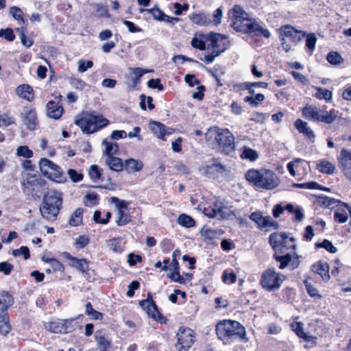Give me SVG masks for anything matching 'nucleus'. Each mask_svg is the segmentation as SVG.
<instances>
[{
	"instance_id": "obj_1",
	"label": "nucleus",
	"mask_w": 351,
	"mask_h": 351,
	"mask_svg": "<svg viewBox=\"0 0 351 351\" xmlns=\"http://www.w3.org/2000/svg\"><path fill=\"white\" fill-rule=\"evenodd\" d=\"M228 16L232 27L237 32L263 36L267 38L271 35L267 29L263 27L255 19L251 18L250 14L239 5H234L228 11Z\"/></svg>"
},
{
	"instance_id": "obj_2",
	"label": "nucleus",
	"mask_w": 351,
	"mask_h": 351,
	"mask_svg": "<svg viewBox=\"0 0 351 351\" xmlns=\"http://www.w3.org/2000/svg\"><path fill=\"white\" fill-rule=\"evenodd\" d=\"M205 138L209 145H217L226 154H230L235 149L234 136L227 129L210 128L206 132Z\"/></svg>"
},
{
	"instance_id": "obj_3",
	"label": "nucleus",
	"mask_w": 351,
	"mask_h": 351,
	"mask_svg": "<svg viewBox=\"0 0 351 351\" xmlns=\"http://www.w3.org/2000/svg\"><path fill=\"white\" fill-rule=\"evenodd\" d=\"M218 337L226 343H230L236 339L248 342L246 330L239 322L233 320H223L216 326Z\"/></svg>"
},
{
	"instance_id": "obj_4",
	"label": "nucleus",
	"mask_w": 351,
	"mask_h": 351,
	"mask_svg": "<svg viewBox=\"0 0 351 351\" xmlns=\"http://www.w3.org/2000/svg\"><path fill=\"white\" fill-rule=\"evenodd\" d=\"M246 180L257 187L271 190L280 184L278 176L273 171L267 169H250L245 173Z\"/></svg>"
},
{
	"instance_id": "obj_5",
	"label": "nucleus",
	"mask_w": 351,
	"mask_h": 351,
	"mask_svg": "<svg viewBox=\"0 0 351 351\" xmlns=\"http://www.w3.org/2000/svg\"><path fill=\"white\" fill-rule=\"evenodd\" d=\"M74 123L86 134H92L106 127L109 121L96 112H83L75 117Z\"/></svg>"
},
{
	"instance_id": "obj_6",
	"label": "nucleus",
	"mask_w": 351,
	"mask_h": 351,
	"mask_svg": "<svg viewBox=\"0 0 351 351\" xmlns=\"http://www.w3.org/2000/svg\"><path fill=\"white\" fill-rule=\"evenodd\" d=\"M62 204V194L51 191L45 194L40 206V212L43 218L53 220L57 217Z\"/></svg>"
},
{
	"instance_id": "obj_7",
	"label": "nucleus",
	"mask_w": 351,
	"mask_h": 351,
	"mask_svg": "<svg viewBox=\"0 0 351 351\" xmlns=\"http://www.w3.org/2000/svg\"><path fill=\"white\" fill-rule=\"evenodd\" d=\"M302 116L308 120L332 123L337 114L335 110L328 112L313 106H306L302 109Z\"/></svg>"
},
{
	"instance_id": "obj_8",
	"label": "nucleus",
	"mask_w": 351,
	"mask_h": 351,
	"mask_svg": "<svg viewBox=\"0 0 351 351\" xmlns=\"http://www.w3.org/2000/svg\"><path fill=\"white\" fill-rule=\"evenodd\" d=\"M285 278V275L276 272L274 269H267L261 276V284L265 289L274 291L280 287Z\"/></svg>"
},
{
	"instance_id": "obj_9",
	"label": "nucleus",
	"mask_w": 351,
	"mask_h": 351,
	"mask_svg": "<svg viewBox=\"0 0 351 351\" xmlns=\"http://www.w3.org/2000/svg\"><path fill=\"white\" fill-rule=\"evenodd\" d=\"M39 168L46 177L56 182L63 183L66 180L60 167L47 158L40 160Z\"/></svg>"
},
{
	"instance_id": "obj_10",
	"label": "nucleus",
	"mask_w": 351,
	"mask_h": 351,
	"mask_svg": "<svg viewBox=\"0 0 351 351\" xmlns=\"http://www.w3.org/2000/svg\"><path fill=\"white\" fill-rule=\"evenodd\" d=\"M108 202L114 204L117 211L116 223L118 226L126 225L131 221V217L128 212L129 203L125 200H121L116 197H111Z\"/></svg>"
},
{
	"instance_id": "obj_11",
	"label": "nucleus",
	"mask_w": 351,
	"mask_h": 351,
	"mask_svg": "<svg viewBox=\"0 0 351 351\" xmlns=\"http://www.w3.org/2000/svg\"><path fill=\"white\" fill-rule=\"evenodd\" d=\"M178 341L175 346L178 351H188L194 341L193 331L189 328L180 327L176 334Z\"/></svg>"
},
{
	"instance_id": "obj_12",
	"label": "nucleus",
	"mask_w": 351,
	"mask_h": 351,
	"mask_svg": "<svg viewBox=\"0 0 351 351\" xmlns=\"http://www.w3.org/2000/svg\"><path fill=\"white\" fill-rule=\"evenodd\" d=\"M227 36L221 34H210L206 36L207 50L212 51L216 55H220L223 52L227 45L226 40Z\"/></svg>"
},
{
	"instance_id": "obj_13",
	"label": "nucleus",
	"mask_w": 351,
	"mask_h": 351,
	"mask_svg": "<svg viewBox=\"0 0 351 351\" xmlns=\"http://www.w3.org/2000/svg\"><path fill=\"white\" fill-rule=\"evenodd\" d=\"M204 213L210 218H218L219 219H228L234 216L233 212L229 207L225 206L222 202H215L211 208H205Z\"/></svg>"
},
{
	"instance_id": "obj_14",
	"label": "nucleus",
	"mask_w": 351,
	"mask_h": 351,
	"mask_svg": "<svg viewBox=\"0 0 351 351\" xmlns=\"http://www.w3.org/2000/svg\"><path fill=\"white\" fill-rule=\"evenodd\" d=\"M199 171L208 178L215 179L223 175L226 167L222 164L213 160L210 163L200 166Z\"/></svg>"
},
{
	"instance_id": "obj_15",
	"label": "nucleus",
	"mask_w": 351,
	"mask_h": 351,
	"mask_svg": "<svg viewBox=\"0 0 351 351\" xmlns=\"http://www.w3.org/2000/svg\"><path fill=\"white\" fill-rule=\"evenodd\" d=\"M337 162L339 168L350 179L351 178V151L343 148L337 157Z\"/></svg>"
},
{
	"instance_id": "obj_16",
	"label": "nucleus",
	"mask_w": 351,
	"mask_h": 351,
	"mask_svg": "<svg viewBox=\"0 0 351 351\" xmlns=\"http://www.w3.org/2000/svg\"><path fill=\"white\" fill-rule=\"evenodd\" d=\"M294 239L293 237L289 238L285 234H271L269 237V243L274 248L279 247L295 248V245L293 244Z\"/></svg>"
},
{
	"instance_id": "obj_17",
	"label": "nucleus",
	"mask_w": 351,
	"mask_h": 351,
	"mask_svg": "<svg viewBox=\"0 0 351 351\" xmlns=\"http://www.w3.org/2000/svg\"><path fill=\"white\" fill-rule=\"evenodd\" d=\"M23 123L29 130H34L37 124V114L34 108L25 106L21 112Z\"/></svg>"
},
{
	"instance_id": "obj_18",
	"label": "nucleus",
	"mask_w": 351,
	"mask_h": 351,
	"mask_svg": "<svg viewBox=\"0 0 351 351\" xmlns=\"http://www.w3.org/2000/svg\"><path fill=\"white\" fill-rule=\"evenodd\" d=\"M281 34L283 36L282 38H285L294 43L299 42L305 36L304 32L298 31L291 25L283 26L281 28Z\"/></svg>"
},
{
	"instance_id": "obj_19",
	"label": "nucleus",
	"mask_w": 351,
	"mask_h": 351,
	"mask_svg": "<svg viewBox=\"0 0 351 351\" xmlns=\"http://www.w3.org/2000/svg\"><path fill=\"white\" fill-rule=\"evenodd\" d=\"M348 213L351 214V208L348 204L339 203L335 210V219L339 223H344L348 219Z\"/></svg>"
},
{
	"instance_id": "obj_20",
	"label": "nucleus",
	"mask_w": 351,
	"mask_h": 351,
	"mask_svg": "<svg viewBox=\"0 0 351 351\" xmlns=\"http://www.w3.org/2000/svg\"><path fill=\"white\" fill-rule=\"evenodd\" d=\"M139 304L149 317H152L155 319L159 317L160 313L158 312L156 304L152 300L147 299L140 301Z\"/></svg>"
},
{
	"instance_id": "obj_21",
	"label": "nucleus",
	"mask_w": 351,
	"mask_h": 351,
	"mask_svg": "<svg viewBox=\"0 0 351 351\" xmlns=\"http://www.w3.org/2000/svg\"><path fill=\"white\" fill-rule=\"evenodd\" d=\"M63 110L62 106L55 101H51L47 104V114L51 119H58L60 118Z\"/></svg>"
},
{
	"instance_id": "obj_22",
	"label": "nucleus",
	"mask_w": 351,
	"mask_h": 351,
	"mask_svg": "<svg viewBox=\"0 0 351 351\" xmlns=\"http://www.w3.org/2000/svg\"><path fill=\"white\" fill-rule=\"evenodd\" d=\"M294 125L300 133L303 134L310 140L314 141L315 135L312 129L310 127H308V124L307 122L304 121L300 119H298L295 121Z\"/></svg>"
},
{
	"instance_id": "obj_23",
	"label": "nucleus",
	"mask_w": 351,
	"mask_h": 351,
	"mask_svg": "<svg viewBox=\"0 0 351 351\" xmlns=\"http://www.w3.org/2000/svg\"><path fill=\"white\" fill-rule=\"evenodd\" d=\"M312 270L320 275L323 280L327 282L330 279L329 265L327 263L319 261L313 265Z\"/></svg>"
},
{
	"instance_id": "obj_24",
	"label": "nucleus",
	"mask_w": 351,
	"mask_h": 351,
	"mask_svg": "<svg viewBox=\"0 0 351 351\" xmlns=\"http://www.w3.org/2000/svg\"><path fill=\"white\" fill-rule=\"evenodd\" d=\"M123 167L129 173H135L140 171L143 169V163L139 160L129 158L124 161Z\"/></svg>"
},
{
	"instance_id": "obj_25",
	"label": "nucleus",
	"mask_w": 351,
	"mask_h": 351,
	"mask_svg": "<svg viewBox=\"0 0 351 351\" xmlns=\"http://www.w3.org/2000/svg\"><path fill=\"white\" fill-rule=\"evenodd\" d=\"M65 257L69 261V265L77 269L82 272H85L88 269V262L85 259H78L71 256L69 254L66 253Z\"/></svg>"
},
{
	"instance_id": "obj_26",
	"label": "nucleus",
	"mask_w": 351,
	"mask_h": 351,
	"mask_svg": "<svg viewBox=\"0 0 351 351\" xmlns=\"http://www.w3.org/2000/svg\"><path fill=\"white\" fill-rule=\"evenodd\" d=\"M95 339L100 351H108L110 350L111 341L105 337L102 331H96Z\"/></svg>"
},
{
	"instance_id": "obj_27",
	"label": "nucleus",
	"mask_w": 351,
	"mask_h": 351,
	"mask_svg": "<svg viewBox=\"0 0 351 351\" xmlns=\"http://www.w3.org/2000/svg\"><path fill=\"white\" fill-rule=\"evenodd\" d=\"M65 323L63 320L58 319L48 323L46 328L54 333H68V329L64 326Z\"/></svg>"
},
{
	"instance_id": "obj_28",
	"label": "nucleus",
	"mask_w": 351,
	"mask_h": 351,
	"mask_svg": "<svg viewBox=\"0 0 351 351\" xmlns=\"http://www.w3.org/2000/svg\"><path fill=\"white\" fill-rule=\"evenodd\" d=\"M16 94L19 97H21L29 101L33 100V99H34V94H33L32 88L30 86L27 85V84H23V85L18 86L16 88Z\"/></svg>"
},
{
	"instance_id": "obj_29",
	"label": "nucleus",
	"mask_w": 351,
	"mask_h": 351,
	"mask_svg": "<svg viewBox=\"0 0 351 351\" xmlns=\"http://www.w3.org/2000/svg\"><path fill=\"white\" fill-rule=\"evenodd\" d=\"M43 182L44 181L38 176L29 173L24 180V184L32 187L33 191L43 186Z\"/></svg>"
},
{
	"instance_id": "obj_30",
	"label": "nucleus",
	"mask_w": 351,
	"mask_h": 351,
	"mask_svg": "<svg viewBox=\"0 0 351 351\" xmlns=\"http://www.w3.org/2000/svg\"><path fill=\"white\" fill-rule=\"evenodd\" d=\"M14 299L9 293L2 291L0 293V312L6 311L7 308L12 305Z\"/></svg>"
},
{
	"instance_id": "obj_31",
	"label": "nucleus",
	"mask_w": 351,
	"mask_h": 351,
	"mask_svg": "<svg viewBox=\"0 0 351 351\" xmlns=\"http://www.w3.org/2000/svg\"><path fill=\"white\" fill-rule=\"evenodd\" d=\"M11 330L9 318L6 311L0 312V334L6 335Z\"/></svg>"
},
{
	"instance_id": "obj_32",
	"label": "nucleus",
	"mask_w": 351,
	"mask_h": 351,
	"mask_svg": "<svg viewBox=\"0 0 351 351\" xmlns=\"http://www.w3.org/2000/svg\"><path fill=\"white\" fill-rule=\"evenodd\" d=\"M241 149L242 152L240 156L242 159H245L251 162H254L256 161L259 157V154L257 151L249 147L244 146Z\"/></svg>"
},
{
	"instance_id": "obj_33",
	"label": "nucleus",
	"mask_w": 351,
	"mask_h": 351,
	"mask_svg": "<svg viewBox=\"0 0 351 351\" xmlns=\"http://www.w3.org/2000/svg\"><path fill=\"white\" fill-rule=\"evenodd\" d=\"M102 145L104 147V154L108 156L115 155L119 150V145L117 143L111 142L107 139H104L102 142Z\"/></svg>"
},
{
	"instance_id": "obj_34",
	"label": "nucleus",
	"mask_w": 351,
	"mask_h": 351,
	"mask_svg": "<svg viewBox=\"0 0 351 351\" xmlns=\"http://www.w3.org/2000/svg\"><path fill=\"white\" fill-rule=\"evenodd\" d=\"M106 163L110 169L115 171H121L123 168L122 160L117 157L108 156L106 160Z\"/></svg>"
},
{
	"instance_id": "obj_35",
	"label": "nucleus",
	"mask_w": 351,
	"mask_h": 351,
	"mask_svg": "<svg viewBox=\"0 0 351 351\" xmlns=\"http://www.w3.org/2000/svg\"><path fill=\"white\" fill-rule=\"evenodd\" d=\"M149 129L159 138H162L166 134H169L165 130L164 125L156 121H152L149 125Z\"/></svg>"
},
{
	"instance_id": "obj_36",
	"label": "nucleus",
	"mask_w": 351,
	"mask_h": 351,
	"mask_svg": "<svg viewBox=\"0 0 351 351\" xmlns=\"http://www.w3.org/2000/svg\"><path fill=\"white\" fill-rule=\"evenodd\" d=\"M292 330L300 338H303L306 341H310L311 336L308 335L303 328V324L301 322H294L291 324Z\"/></svg>"
},
{
	"instance_id": "obj_37",
	"label": "nucleus",
	"mask_w": 351,
	"mask_h": 351,
	"mask_svg": "<svg viewBox=\"0 0 351 351\" xmlns=\"http://www.w3.org/2000/svg\"><path fill=\"white\" fill-rule=\"evenodd\" d=\"M317 166L318 170L323 173L332 174L335 170V165L326 160L320 161Z\"/></svg>"
},
{
	"instance_id": "obj_38",
	"label": "nucleus",
	"mask_w": 351,
	"mask_h": 351,
	"mask_svg": "<svg viewBox=\"0 0 351 351\" xmlns=\"http://www.w3.org/2000/svg\"><path fill=\"white\" fill-rule=\"evenodd\" d=\"M189 19L193 23L198 25L206 26L209 25L207 15L203 13L192 14L189 16Z\"/></svg>"
},
{
	"instance_id": "obj_39",
	"label": "nucleus",
	"mask_w": 351,
	"mask_h": 351,
	"mask_svg": "<svg viewBox=\"0 0 351 351\" xmlns=\"http://www.w3.org/2000/svg\"><path fill=\"white\" fill-rule=\"evenodd\" d=\"M207 19L209 21V25H218L221 22L223 12L221 8H217L213 14H207Z\"/></svg>"
},
{
	"instance_id": "obj_40",
	"label": "nucleus",
	"mask_w": 351,
	"mask_h": 351,
	"mask_svg": "<svg viewBox=\"0 0 351 351\" xmlns=\"http://www.w3.org/2000/svg\"><path fill=\"white\" fill-rule=\"evenodd\" d=\"M313 88L317 91L314 96L319 99H325L326 101L331 100L332 93L330 90L322 88L321 87L313 86Z\"/></svg>"
},
{
	"instance_id": "obj_41",
	"label": "nucleus",
	"mask_w": 351,
	"mask_h": 351,
	"mask_svg": "<svg viewBox=\"0 0 351 351\" xmlns=\"http://www.w3.org/2000/svg\"><path fill=\"white\" fill-rule=\"evenodd\" d=\"M83 210L77 208L71 215L69 224L72 226H77L82 222Z\"/></svg>"
},
{
	"instance_id": "obj_42",
	"label": "nucleus",
	"mask_w": 351,
	"mask_h": 351,
	"mask_svg": "<svg viewBox=\"0 0 351 351\" xmlns=\"http://www.w3.org/2000/svg\"><path fill=\"white\" fill-rule=\"evenodd\" d=\"M258 227L261 228H272L273 229L276 230L278 228V223L274 221L270 216H263L258 225Z\"/></svg>"
},
{
	"instance_id": "obj_43",
	"label": "nucleus",
	"mask_w": 351,
	"mask_h": 351,
	"mask_svg": "<svg viewBox=\"0 0 351 351\" xmlns=\"http://www.w3.org/2000/svg\"><path fill=\"white\" fill-rule=\"evenodd\" d=\"M139 12L141 13L147 12L149 14H151L155 20L160 21H162L163 18L165 14L162 10H160L158 8H151V9L141 8L139 10Z\"/></svg>"
},
{
	"instance_id": "obj_44",
	"label": "nucleus",
	"mask_w": 351,
	"mask_h": 351,
	"mask_svg": "<svg viewBox=\"0 0 351 351\" xmlns=\"http://www.w3.org/2000/svg\"><path fill=\"white\" fill-rule=\"evenodd\" d=\"M178 223L185 228H191L194 226L195 223L192 217L185 214L179 215L178 218Z\"/></svg>"
},
{
	"instance_id": "obj_45",
	"label": "nucleus",
	"mask_w": 351,
	"mask_h": 351,
	"mask_svg": "<svg viewBox=\"0 0 351 351\" xmlns=\"http://www.w3.org/2000/svg\"><path fill=\"white\" fill-rule=\"evenodd\" d=\"M304 283L305 285L306 290L311 297L317 299H321L322 298V296L319 293L318 290L310 282H308V280H305Z\"/></svg>"
},
{
	"instance_id": "obj_46",
	"label": "nucleus",
	"mask_w": 351,
	"mask_h": 351,
	"mask_svg": "<svg viewBox=\"0 0 351 351\" xmlns=\"http://www.w3.org/2000/svg\"><path fill=\"white\" fill-rule=\"evenodd\" d=\"M108 247L114 252H121L123 250L121 241L119 239H112L108 241Z\"/></svg>"
},
{
	"instance_id": "obj_47",
	"label": "nucleus",
	"mask_w": 351,
	"mask_h": 351,
	"mask_svg": "<svg viewBox=\"0 0 351 351\" xmlns=\"http://www.w3.org/2000/svg\"><path fill=\"white\" fill-rule=\"evenodd\" d=\"M130 73L132 75V80L134 84H136L140 77L145 73H147V71L142 68H131L130 69Z\"/></svg>"
},
{
	"instance_id": "obj_48",
	"label": "nucleus",
	"mask_w": 351,
	"mask_h": 351,
	"mask_svg": "<svg viewBox=\"0 0 351 351\" xmlns=\"http://www.w3.org/2000/svg\"><path fill=\"white\" fill-rule=\"evenodd\" d=\"M276 260L280 263L279 268L280 269H285L291 260V256L289 254L285 256H275Z\"/></svg>"
},
{
	"instance_id": "obj_49",
	"label": "nucleus",
	"mask_w": 351,
	"mask_h": 351,
	"mask_svg": "<svg viewBox=\"0 0 351 351\" xmlns=\"http://www.w3.org/2000/svg\"><path fill=\"white\" fill-rule=\"evenodd\" d=\"M237 278V275L232 271H224L223 273L222 279L226 284L234 283Z\"/></svg>"
},
{
	"instance_id": "obj_50",
	"label": "nucleus",
	"mask_w": 351,
	"mask_h": 351,
	"mask_svg": "<svg viewBox=\"0 0 351 351\" xmlns=\"http://www.w3.org/2000/svg\"><path fill=\"white\" fill-rule=\"evenodd\" d=\"M327 60L332 64H339L343 61V58L339 53L330 52L327 56Z\"/></svg>"
},
{
	"instance_id": "obj_51",
	"label": "nucleus",
	"mask_w": 351,
	"mask_h": 351,
	"mask_svg": "<svg viewBox=\"0 0 351 351\" xmlns=\"http://www.w3.org/2000/svg\"><path fill=\"white\" fill-rule=\"evenodd\" d=\"M16 154L19 156L29 158L32 157L33 152L27 146H20L16 149Z\"/></svg>"
},
{
	"instance_id": "obj_52",
	"label": "nucleus",
	"mask_w": 351,
	"mask_h": 351,
	"mask_svg": "<svg viewBox=\"0 0 351 351\" xmlns=\"http://www.w3.org/2000/svg\"><path fill=\"white\" fill-rule=\"evenodd\" d=\"M141 102H140V106L143 110L146 109V104H147V107L149 110H152L154 108V104H152L153 99L152 97H145V95H141Z\"/></svg>"
},
{
	"instance_id": "obj_53",
	"label": "nucleus",
	"mask_w": 351,
	"mask_h": 351,
	"mask_svg": "<svg viewBox=\"0 0 351 351\" xmlns=\"http://www.w3.org/2000/svg\"><path fill=\"white\" fill-rule=\"evenodd\" d=\"M317 38L314 34H309L306 36V46L310 51H313L317 43Z\"/></svg>"
},
{
	"instance_id": "obj_54",
	"label": "nucleus",
	"mask_w": 351,
	"mask_h": 351,
	"mask_svg": "<svg viewBox=\"0 0 351 351\" xmlns=\"http://www.w3.org/2000/svg\"><path fill=\"white\" fill-rule=\"evenodd\" d=\"M45 261L50 264L51 267L54 271H62L64 270L63 265L57 259L47 258L45 260Z\"/></svg>"
},
{
	"instance_id": "obj_55",
	"label": "nucleus",
	"mask_w": 351,
	"mask_h": 351,
	"mask_svg": "<svg viewBox=\"0 0 351 351\" xmlns=\"http://www.w3.org/2000/svg\"><path fill=\"white\" fill-rule=\"evenodd\" d=\"M12 254L14 256L23 255L25 259H27L29 257V250L27 247L22 246L20 249L14 250Z\"/></svg>"
},
{
	"instance_id": "obj_56",
	"label": "nucleus",
	"mask_w": 351,
	"mask_h": 351,
	"mask_svg": "<svg viewBox=\"0 0 351 351\" xmlns=\"http://www.w3.org/2000/svg\"><path fill=\"white\" fill-rule=\"evenodd\" d=\"M93 66V62L90 60L84 61V60H80L78 62V67H77V71L80 73H84L88 69L92 68Z\"/></svg>"
},
{
	"instance_id": "obj_57",
	"label": "nucleus",
	"mask_w": 351,
	"mask_h": 351,
	"mask_svg": "<svg viewBox=\"0 0 351 351\" xmlns=\"http://www.w3.org/2000/svg\"><path fill=\"white\" fill-rule=\"evenodd\" d=\"M191 45L196 49L200 50H207V43L197 38H193L191 42Z\"/></svg>"
},
{
	"instance_id": "obj_58",
	"label": "nucleus",
	"mask_w": 351,
	"mask_h": 351,
	"mask_svg": "<svg viewBox=\"0 0 351 351\" xmlns=\"http://www.w3.org/2000/svg\"><path fill=\"white\" fill-rule=\"evenodd\" d=\"M89 176L90 178L94 181H97V180L100 179L101 173L99 167L97 165H93L90 166L89 169Z\"/></svg>"
},
{
	"instance_id": "obj_59",
	"label": "nucleus",
	"mask_w": 351,
	"mask_h": 351,
	"mask_svg": "<svg viewBox=\"0 0 351 351\" xmlns=\"http://www.w3.org/2000/svg\"><path fill=\"white\" fill-rule=\"evenodd\" d=\"M318 247H324L327 251L331 253H335L337 252V247H335L332 243L328 240H324L322 243L317 244Z\"/></svg>"
},
{
	"instance_id": "obj_60",
	"label": "nucleus",
	"mask_w": 351,
	"mask_h": 351,
	"mask_svg": "<svg viewBox=\"0 0 351 351\" xmlns=\"http://www.w3.org/2000/svg\"><path fill=\"white\" fill-rule=\"evenodd\" d=\"M10 13L16 20L19 21L23 19V12L16 6L11 7L10 9Z\"/></svg>"
},
{
	"instance_id": "obj_61",
	"label": "nucleus",
	"mask_w": 351,
	"mask_h": 351,
	"mask_svg": "<svg viewBox=\"0 0 351 351\" xmlns=\"http://www.w3.org/2000/svg\"><path fill=\"white\" fill-rule=\"evenodd\" d=\"M68 175H69L70 179L73 182H77L82 180L83 178V175L82 173H78L75 170L72 169H71L68 171Z\"/></svg>"
},
{
	"instance_id": "obj_62",
	"label": "nucleus",
	"mask_w": 351,
	"mask_h": 351,
	"mask_svg": "<svg viewBox=\"0 0 351 351\" xmlns=\"http://www.w3.org/2000/svg\"><path fill=\"white\" fill-rule=\"evenodd\" d=\"M0 37H4L6 40L12 41L14 39L15 36L12 29L8 28L5 30L3 29H0Z\"/></svg>"
},
{
	"instance_id": "obj_63",
	"label": "nucleus",
	"mask_w": 351,
	"mask_h": 351,
	"mask_svg": "<svg viewBox=\"0 0 351 351\" xmlns=\"http://www.w3.org/2000/svg\"><path fill=\"white\" fill-rule=\"evenodd\" d=\"M71 84L73 88L77 90H82L86 86V83L80 79L72 77Z\"/></svg>"
},
{
	"instance_id": "obj_64",
	"label": "nucleus",
	"mask_w": 351,
	"mask_h": 351,
	"mask_svg": "<svg viewBox=\"0 0 351 351\" xmlns=\"http://www.w3.org/2000/svg\"><path fill=\"white\" fill-rule=\"evenodd\" d=\"M13 269V265L8 262L0 263V271L5 275H9Z\"/></svg>"
}]
</instances>
